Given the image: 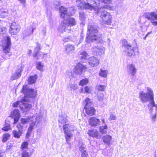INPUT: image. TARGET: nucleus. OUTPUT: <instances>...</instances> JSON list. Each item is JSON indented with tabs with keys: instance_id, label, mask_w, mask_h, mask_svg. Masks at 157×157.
<instances>
[{
	"instance_id": "nucleus-1",
	"label": "nucleus",
	"mask_w": 157,
	"mask_h": 157,
	"mask_svg": "<svg viewBox=\"0 0 157 157\" xmlns=\"http://www.w3.org/2000/svg\"><path fill=\"white\" fill-rule=\"evenodd\" d=\"M146 92L141 91L139 92V98L140 101L143 103L149 101L147 105L149 108L151 117L154 122L155 121L157 114V104H155L154 100V94L151 88L146 87Z\"/></svg>"
},
{
	"instance_id": "nucleus-2",
	"label": "nucleus",
	"mask_w": 157,
	"mask_h": 157,
	"mask_svg": "<svg viewBox=\"0 0 157 157\" xmlns=\"http://www.w3.org/2000/svg\"><path fill=\"white\" fill-rule=\"evenodd\" d=\"M59 11L60 17L65 19L59 25L58 30L61 33L66 31L69 32L71 30V27L76 24L75 19L69 16L74 13L73 8L71 7L67 10L66 8L62 6L59 8Z\"/></svg>"
},
{
	"instance_id": "nucleus-3",
	"label": "nucleus",
	"mask_w": 157,
	"mask_h": 157,
	"mask_svg": "<svg viewBox=\"0 0 157 157\" xmlns=\"http://www.w3.org/2000/svg\"><path fill=\"white\" fill-rule=\"evenodd\" d=\"M98 27L94 24L90 25L88 27V31L87 33L86 41L87 42H90L96 40H100V38L98 37Z\"/></svg>"
},
{
	"instance_id": "nucleus-4",
	"label": "nucleus",
	"mask_w": 157,
	"mask_h": 157,
	"mask_svg": "<svg viewBox=\"0 0 157 157\" xmlns=\"http://www.w3.org/2000/svg\"><path fill=\"white\" fill-rule=\"evenodd\" d=\"M11 45L10 37L8 36L5 37L2 45V49L3 52L2 57L4 58H6V57H9L12 55L11 53L10 52Z\"/></svg>"
},
{
	"instance_id": "nucleus-5",
	"label": "nucleus",
	"mask_w": 157,
	"mask_h": 157,
	"mask_svg": "<svg viewBox=\"0 0 157 157\" xmlns=\"http://www.w3.org/2000/svg\"><path fill=\"white\" fill-rule=\"evenodd\" d=\"M122 47L124 48V52L128 56H135V52L133 48L132 47L127 41L123 39L122 40Z\"/></svg>"
},
{
	"instance_id": "nucleus-6",
	"label": "nucleus",
	"mask_w": 157,
	"mask_h": 157,
	"mask_svg": "<svg viewBox=\"0 0 157 157\" xmlns=\"http://www.w3.org/2000/svg\"><path fill=\"white\" fill-rule=\"evenodd\" d=\"M85 9L92 10H94L97 13L99 12L101 10L100 7L98 5L99 4H97L94 0H86V2H85Z\"/></svg>"
},
{
	"instance_id": "nucleus-7",
	"label": "nucleus",
	"mask_w": 157,
	"mask_h": 157,
	"mask_svg": "<svg viewBox=\"0 0 157 157\" xmlns=\"http://www.w3.org/2000/svg\"><path fill=\"white\" fill-rule=\"evenodd\" d=\"M63 130L67 141L70 140L73 135V132L74 131V128L73 126L68 124H64L63 125Z\"/></svg>"
},
{
	"instance_id": "nucleus-8",
	"label": "nucleus",
	"mask_w": 157,
	"mask_h": 157,
	"mask_svg": "<svg viewBox=\"0 0 157 157\" xmlns=\"http://www.w3.org/2000/svg\"><path fill=\"white\" fill-rule=\"evenodd\" d=\"M83 103L85 104L84 109L86 114L89 116L94 115V114L95 109L94 107L91 106L92 103L90 99L87 98L83 101Z\"/></svg>"
},
{
	"instance_id": "nucleus-9",
	"label": "nucleus",
	"mask_w": 157,
	"mask_h": 157,
	"mask_svg": "<svg viewBox=\"0 0 157 157\" xmlns=\"http://www.w3.org/2000/svg\"><path fill=\"white\" fill-rule=\"evenodd\" d=\"M29 101V100L26 97L23 98L21 100L20 109L23 113L27 112L32 107L31 104L28 103Z\"/></svg>"
},
{
	"instance_id": "nucleus-10",
	"label": "nucleus",
	"mask_w": 157,
	"mask_h": 157,
	"mask_svg": "<svg viewBox=\"0 0 157 157\" xmlns=\"http://www.w3.org/2000/svg\"><path fill=\"white\" fill-rule=\"evenodd\" d=\"M100 17L103 23L107 25H109L111 23L112 17L110 13L107 11L102 10Z\"/></svg>"
},
{
	"instance_id": "nucleus-11",
	"label": "nucleus",
	"mask_w": 157,
	"mask_h": 157,
	"mask_svg": "<svg viewBox=\"0 0 157 157\" xmlns=\"http://www.w3.org/2000/svg\"><path fill=\"white\" fill-rule=\"evenodd\" d=\"M22 92L25 95L24 97H26L27 98V97L30 98L35 97L36 94V90L33 89H28L26 86H23Z\"/></svg>"
},
{
	"instance_id": "nucleus-12",
	"label": "nucleus",
	"mask_w": 157,
	"mask_h": 157,
	"mask_svg": "<svg viewBox=\"0 0 157 157\" xmlns=\"http://www.w3.org/2000/svg\"><path fill=\"white\" fill-rule=\"evenodd\" d=\"M144 15L145 18L151 21L153 25H157V21H154L157 20L156 13L153 12L147 13H146Z\"/></svg>"
},
{
	"instance_id": "nucleus-13",
	"label": "nucleus",
	"mask_w": 157,
	"mask_h": 157,
	"mask_svg": "<svg viewBox=\"0 0 157 157\" xmlns=\"http://www.w3.org/2000/svg\"><path fill=\"white\" fill-rule=\"evenodd\" d=\"M20 27L18 24L15 22L12 23L10 25L9 33L12 35L17 34L20 31Z\"/></svg>"
},
{
	"instance_id": "nucleus-14",
	"label": "nucleus",
	"mask_w": 157,
	"mask_h": 157,
	"mask_svg": "<svg viewBox=\"0 0 157 157\" xmlns=\"http://www.w3.org/2000/svg\"><path fill=\"white\" fill-rule=\"evenodd\" d=\"M94 54L96 56H100L105 53V48L103 46H94L92 48Z\"/></svg>"
},
{
	"instance_id": "nucleus-15",
	"label": "nucleus",
	"mask_w": 157,
	"mask_h": 157,
	"mask_svg": "<svg viewBox=\"0 0 157 157\" xmlns=\"http://www.w3.org/2000/svg\"><path fill=\"white\" fill-rule=\"evenodd\" d=\"M87 68L80 63H78L74 68V71L75 73L79 74H81L83 72L85 71Z\"/></svg>"
},
{
	"instance_id": "nucleus-16",
	"label": "nucleus",
	"mask_w": 157,
	"mask_h": 157,
	"mask_svg": "<svg viewBox=\"0 0 157 157\" xmlns=\"http://www.w3.org/2000/svg\"><path fill=\"white\" fill-rule=\"evenodd\" d=\"M38 119H39V117H36L35 116L29 117L25 118H21V124L18 126L22 128L23 127V124H27L28 122L30 123L33 119H36L37 120Z\"/></svg>"
},
{
	"instance_id": "nucleus-17",
	"label": "nucleus",
	"mask_w": 157,
	"mask_h": 157,
	"mask_svg": "<svg viewBox=\"0 0 157 157\" xmlns=\"http://www.w3.org/2000/svg\"><path fill=\"white\" fill-rule=\"evenodd\" d=\"M40 121V117L39 119H38L37 120L36 119H33L32 121L30 123V125L28 128V130L27 133L26 135L27 136H29L30 134L32 131L33 129L35 127H36V123H38Z\"/></svg>"
},
{
	"instance_id": "nucleus-18",
	"label": "nucleus",
	"mask_w": 157,
	"mask_h": 157,
	"mask_svg": "<svg viewBox=\"0 0 157 157\" xmlns=\"http://www.w3.org/2000/svg\"><path fill=\"white\" fill-rule=\"evenodd\" d=\"M136 70L134 64H130L127 66V72L129 75H131L132 76H134L135 75Z\"/></svg>"
},
{
	"instance_id": "nucleus-19",
	"label": "nucleus",
	"mask_w": 157,
	"mask_h": 157,
	"mask_svg": "<svg viewBox=\"0 0 157 157\" xmlns=\"http://www.w3.org/2000/svg\"><path fill=\"white\" fill-rule=\"evenodd\" d=\"M99 60L96 57H91L88 59V63L92 67H96L99 64Z\"/></svg>"
},
{
	"instance_id": "nucleus-20",
	"label": "nucleus",
	"mask_w": 157,
	"mask_h": 157,
	"mask_svg": "<svg viewBox=\"0 0 157 157\" xmlns=\"http://www.w3.org/2000/svg\"><path fill=\"white\" fill-rule=\"evenodd\" d=\"M75 47L74 45L70 44H68L65 46V51L67 54H70L73 53L75 51Z\"/></svg>"
},
{
	"instance_id": "nucleus-21",
	"label": "nucleus",
	"mask_w": 157,
	"mask_h": 157,
	"mask_svg": "<svg viewBox=\"0 0 157 157\" xmlns=\"http://www.w3.org/2000/svg\"><path fill=\"white\" fill-rule=\"evenodd\" d=\"M11 116L14 119V124L17 122L20 117V114L18 110H14L12 113Z\"/></svg>"
},
{
	"instance_id": "nucleus-22",
	"label": "nucleus",
	"mask_w": 157,
	"mask_h": 157,
	"mask_svg": "<svg viewBox=\"0 0 157 157\" xmlns=\"http://www.w3.org/2000/svg\"><path fill=\"white\" fill-rule=\"evenodd\" d=\"M89 123L92 126H96L100 124V121L98 119L93 117L91 118L89 120Z\"/></svg>"
},
{
	"instance_id": "nucleus-23",
	"label": "nucleus",
	"mask_w": 157,
	"mask_h": 157,
	"mask_svg": "<svg viewBox=\"0 0 157 157\" xmlns=\"http://www.w3.org/2000/svg\"><path fill=\"white\" fill-rule=\"evenodd\" d=\"M86 145L82 144L79 147V150L81 152V157H88V155L86 151Z\"/></svg>"
},
{
	"instance_id": "nucleus-24",
	"label": "nucleus",
	"mask_w": 157,
	"mask_h": 157,
	"mask_svg": "<svg viewBox=\"0 0 157 157\" xmlns=\"http://www.w3.org/2000/svg\"><path fill=\"white\" fill-rule=\"evenodd\" d=\"M21 68H19L17 69L15 72L11 76V79L14 80L19 78L21 75Z\"/></svg>"
},
{
	"instance_id": "nucleus-25",
	"label": "nucleus",
	"mask_w": 157,
	"mask_h": 157,
	"mask_svg": "<svg viewBox=\"0 0 157 157\" xmlns=\"http://www.w3.org/2000/svg\"><path fill=\"white\" fill-rule=\"evenodd\" d=\"M18 131L15 130H13L12 133L14 137L19 138L22 134L21 131L22 128L19 127V126H18Z\"/></svg>"
},
{
	"instance_id": "nucleus-26",
	"label": "nucleus",
	"mask_w": 157,
	"mask_h": 157,
	"mask_svg": "<svg viewBox=\"0 0 157 157\" xmlns=\"http://www.w3.org/2000/svg\"><path fill=\"white\" fill-rule=\"evenodd\" d=\"M76 5L79 9H85V2L83 0H76Z\"/></svg>"
},
{
	"instance_id": "nucleus-27",
	"label": "nucleus",
	"mask_w": 157,
	"mask_h": 157,
	"mask_svg": "<svg viewBox=\"0 0 157 157\" xmlns=\"http://www.w3.org/2000/svg\"><path fill=\"white\" fill-rule=\"evenodd\" d=\"M35 29V28H33V27H32V28L28 29L24 31L23 33L24 38L26 36H29L32 34Z\"/></svg>"
},
{
	"instance_id": "nucleus-28",
	"label": "nucleus",
	"mask_w": 157,
	"mask_h": 157,
	"mask_svg": "<svg viewBox=\"0 0 157 157\" xmlns=\"http://www.w3.org/2000/svg\"><path fill=\"white\" fill-rule=\"evenodd\" d=\"M9 13L8 10L6 9H2L0 10V17L5 18L8 16Z\"/></svg>"
},
{
	"instance_id": "nucleus-29",
	"label": "nucleus",
	"mask_w": 157,
	"mask_h": 157,
	"mask_svg": "<svg viewBox=\"0 0 157 157\" xmlns=\"http://www.w3.org/2000/svg\"><path fill=\"white\" fill-rule=\"evenodd\" d=\"M68 122V121L65 117L60 116L59 117V125L60 126L62 124L63 125L66 124Z\"/></svg>"
},
{
	"instance_id": "nucleus-30",
	"label": "nucleus",
	"mask_w": 157,
	"mask_h": 157,
	"mask_svg": "<svg viewBox=\"0 0 157 157\" xmlns=\"http://www.w3.org/2000/svg\"><path fill=\"white\" fill-rule=\"evenodd\" d=\"M87 133L90 136L94 137H97L98 135V132L96 130H89Z\"/></svg>"
},
{
	"instance_id": "nucleus-31",
	"label": "nucleus",
	"mask_w": 157,
	"mask_h": 157,
	"mask_svg": "<svg viewBox=\"0 0 157 157\" xmlns=\"http://www.w3.org/2000/svg\"><path fill=\"white\" fill-rule=\"evenodd\" d=\"M112 137L110 135H106L104 136L103 138V142L106 144L109 145L110 144Z\"/></svg>"
},
{
	"instance_id": "nucleus-32",
	"label": "nucleus",
	"mask_w": 157,
	"mask_h": 157,
	"mask_svg": "<svg viewBox=\"0 0 157 157\" xmlns=\"http://www.w3.org/2000/svg\"><path fill=\"white\" fill-rule=\"evenodd\" d=\"M37 78V75H35L33 76H30L28 79V82L29 84H32L34 83Z\"/></svg>"
},
{
	"instance_id": "nucleus-33",
	"label": "nucleus",
	"mask_w": 157,
	"mask_h": 157,
	"mask_svg": "<svg viewBox=\"0 0 157 157\" xmlns=\"http://www.w3.org/2000/svg\"><path fill=\"white\" fill-rule=\"evenodd\" d=\"M44 67V63H42L41 62H39L36 63V67L37 70L40 71H43V68Z\"/></svg>"
},
{
	"instance_id": "nucleus-34",
	"label": "nucleus",
	"mask_w": 157,
	"mask_h": 157,
	"mask_svg": "<svg viewBox=\"0 0 157 157\" xmlns=\"http://www.w3.org/2000/svg\"><path fill=\"white\" fill-rule=\"evenodd\" d=\"M107 129V126L105 124V126H101L100 127V132L102 134H105L106 133V130Z\"/></svg>"
},
{
	"instance_id": "nucleus-35",
	"label": "nucleus",
	"mask_w": 157,
	"mask_h": 157,
	"mask_svg": "<svg viewBox=\"0 0 157 157\" xmlns=\"http://www.w3.org/2000/svg\"><path fill=\"white\" fill-rule=\"evenodd\" d=\"M88 56V54L86 52H83L81 53L80 58L82 60H86Z\"/></svg>"
},
{
	"instance_id": "nucleus-36",
	"label": "nucleus",
	"mask_w": 157,
	"mask_h": 157,
	"mask_svg": "<svg viewBox=\"0 0 157 157\" xmlns=\"http://www.w3.org/2000/svg\"><path fill=\"white\" fill-rule=\"evenodd\" d=\"M29 144L28 142L26 141H24L23 142L21 146V150H24L25 149H27L28 148V146Z\"/></svg>"
},
{
	"instance_id": "nucleus-37",
	"label": "nucleus",
	"mask_w": 157,
	"mask_h": 157,
	"mask_svg": "<svg viewBox=\"0 0 157 157\" xmlns=\"http://www.w3.org/2000/svg\"><path fill=\"white\" fill-rule=\"evenodd\" d=\"M107 70H102L101 69L99 75L101 77L106 78L107 76Z\"/></svg>"
},
{
	"instance_id": "nucleus-38",
	"label": "nucleus",
	"mask_w": 157,
	"mask_h": 157,
	"mask_svg": "<svg viewBox=\"0 0 157 157\" xmlns=\"http://www.w3.org/2000/svg\"><path fill=\"white\" fill-rule=\"evenodd\" d=\"M96 88L99 91H104L106 88V86L104 85H99L96 86Z\"/></svg>"
},
{
	"instance_id": "nucleus-39",
	"label": "nucleus",
	"mask_w": 157,
	"mask_h": 157,
	"mask_svg": "<svg viewBox=\"0 0 157 157\" xmlns=\"http://www.w3.org/2000/svg\"><path fill=\"white\" fill-rule=\"evenodd\" d=\"M10 137V135L8 133H5L3 135L2 141L4 142H6Z\"/></svg>"
},
{
	"instance_id": "nucleus-40",
	"label": "nucleus",
	"mask_w": 157,
	"mask_h": 157,
	"mask_svg": "<svg viewBox=\"0 0 157 157\" xmlns=\"http://www.w3.org/2000/svg\"><path fill=\"white\" fill-rule=\"evenodd\" d=\"M88 82V80L87 78H84L79 83V85L82 86L86 85Z\"/></svg>"
},
{
	"instance_id": "nucleus-41",
	"label": "nucleus",
	"mask_w": 157,
	"mask_h": 157,
	"mask_svg": "<svg viewBox=\"0 0 157 157\" xmlns=\"http://www.w3.org/2000/svg\"><path fill=\"white\" fill-rule=\"evenodd\" d=\"M117 119V117L116 116L112 113L110 114L109 117V121L111 120H115Z\"/></svg>"
},
{
	"instance_id": "nucleus-42",
	"label": "nucleus",
	"mask_w": 157,
	"mask_h": 157,
	"mask_svg": "<svg viewBox=\"0 0 157 157\" xmlns=\"http://www.w3.org/2000/svg\"><path fill=\"white\" fill-rule=\"evenodd\" d=\"M29 153L25 150L23 151L22 156V157H29Z\"/></svg>"
},
{
	"instance_id": "nucleus-43",
	"label": "nucleus",
	"mask_w": 157,
	"mask_h": 157,
	"mask_svg": "<svg viewBox=\"0 0 157 157\" xmlns=\"http://www.w3.org/2000/svg\"><path fill=\"white\" fill-rule=\"evenodd\" d=\"M63 40L64 43L69 42L71 40V37L70 36L65 37L63 38Z\"/></svg>"
},
{
	"instance_id": "nucleus-44",
	"label": "nucleus",
	"mask_w": 157,
	"mask_h": 157,
	"mask_svg": "<svg viewBox=\"0 0 157 157\" xmlns=\"http://www.w3.org/2000/svg\"><path fill=\"white\" fill-rule=\"evenodd\" d=\"M99 2L108 4H112V1L111 0H98Z\"/></svg>"
},
{
	"instance_id": "nucleus-45",
	"label": "nucleus",
	"mask_w": 157,
	"mask_h": 157,
	"mask_svg": "<svg viewBox=\"0 0 157 157\" xmlns=\"http://www.w3.org/2000/svg\"><path fill=\"white\" fill-rule=\"evenodd\" d=\"M83 40V38H81L80 39H79V38L77 37L76 42H75V44L77 45H78L82 42Z\"/></svg>"
},
{
	"instance_id": "nucleus-46",
	"label": "nucleus",
	"mask_w": 157,
	"mask_h": 157,
	"mask_svg": "<svg viewBox=\"0 0 157 157\" xmlns=\"http://www.w3.org/2000/svg\"><path fill=\"white\" fill-rule=\"evenodd\" d=\"M70 87L71 90H75L78 88V86L76 84H71L70 85Z\"/></svg>"
},
{
	"instance_id": "nucleus-47",
	"label": "nucleus",
	"mask_w": 157,
	"mask_h": 157,
	"mask_svg": "<svg viewBox=\"0 0 157 157\" xmlns=\"http://www.w3.org/2000/svg\"><path fill=\"white\" fill-rule=\"evenodd\" d=\"M79 18L81 21H83L84 19V13L83 12H81L79 13Z\"/></svg>"
},
{
	"instance_id": "nucleus-48",
	"label": "nucleus",
	"mask_w": 157,
	"mask_h": 157,
	"mask_svg": "<svg viewBox=\"0 0 157 157\" xmlns=\"http://www.w3.org/2000/svg\"><path fill=\"white\" fill-rule=\"evenodd\" d=\"M104 94H98V99L100 101H102L103 100Z\"/></svg>"
},
{
	"instance_id": "nucleus-49",
	"label": "nucleus",
	"mask_w": 157,
	"mask_h": 157,
	"mask_svg": "<svg viewBox=\"0 0 157 157\" xmlns=\"http://www.w3.org/2000/svg\"><path fill=\"white\" fill-rule=\"evenodd\" d=\"M40 45L39 43H37V46L35 48L34 52H38L40 50Z\"/></svg>"
},
{
	"instance_id": "nucleus-50",
	"label": "nucleus",
	"mask_w": 157,
	"mask_h": 157,
	"mask_svg": "<svg viewBox=\"0 0 157 157\" xmlns=\"http://www.w3.org/2000/svg\"><path fill=\"white\" fill-rule=\"evenodd\" d=\"M103 8L111 10H113L114 9V7L112 6H105Z\"/></svg>"
},
{
	"instance_id": "nucleus-51",
	"label": "nucleus",
	"mask_w": 157,
	"mask_h": 157,
	"mask_svg": "<svg viewBox=\"0 0 157 157\" xmlns=\"http://www.w3.org/2000/svg\"><path fill=\"white\" fill-rule=\"evenodd\" d=\"M54 5L55 6V7L58 9V7H59L60 5V2L57 1H55L54 2Z\"/></svg>"
},
{
	"instance_id": "nucleus-52",
	"label": "nucleus",
	"mask_w": 157,
	"mask_h": 157,
	"mask_svg": "<svg viewBox=\"0 0 157 157\" xmlns=\"http://www.w3.org/2000/svg\"><path fill=\"white\" fill-rule=\"evenodd\" d=\"M19 105H21V101H18L13 104V106L14 107H17Z\"/></svg>"
},
{
	"instance_id": "nucleus-53",
	"label": "nucleus",
	"mask_w": 157,
	"mask_h": 157,
	"mask_svg": "<svg viewBox=\"0 0 157 157\" xmlns=\"http://www.w3.org/2000/svg\"><path fill=\"white\" fill-rule=\"evenodd\" d=\"M85 91L87 93H90L91 91L90 87L88 86H86L84 88Z\"/></svg>"
},
{
	"instance_id": "nucleus-54",
	"label": "nucleus",
	"mask_w": 157,
	"mask_h": 157,
	"mask_svg": "<svg viewBox=\"0 0 157 157\" xmlns=\"http://www.w3.org/2000/svg\"><path fill=\"white\" fill-rule=\"evenodd\" d=\"M10 129V125H8L7 126H6L2 128V130L5 131H8L9 129Z\"/></svg>"
},
{
	"instance_id": "nucleus-55",
	"label": "nucleus",
	"mask_w": 157,
	"mask_h": 157,
	"mask_svg": "<svg viewBox=\"0 0 157 157\" xmlns=\"http://www.w3.org/2000/svg\"><path fill=\"white\" fill-rule=\"evenodd\" d=\"M17 1L19 2L21 4L24 6L26 2L25 0H17Z\"/></svg>"
},
{
	"instance_id": "nucleus-56",
	"label": "nucleus",
	"mask_w": 157,
	"mask_h": 157,
	"mask_svg": "<svg viewBox=\"0 0 157 157\" xmlns=\"http://www.w3.org/2000/svg\"><path fill=\"white\" fill-rule=\"evenodd\" d=\"M67 74L69 77H71L72 75V72L71 71H67Z\"/></svg>"
},
{
	"instance_id": "nucleus-57",
	"label": "nucleus",
	"mask_w": 157,
	"mask_h": 157,
	"mask_svg": "<svg viewBox=\"0 0 157 157\" xmlns=\"http://www.w3.org/2000/svg\"><path fill=\"white\" fill-rule=\"evenodd\" d=\"M5 154L4 152L0 153V157H4Z\"/></svg>"
},
{
	"instance_id": "nucleus-58",
	"label": "nucleus",
	"mask_w": 157,
	"mask_h": 157,
	"mask_svg": "<svg viewBox=\"0 0 157 157\" xmlns=\"http://www.w3.org/2000/svg\"><path fill=\"white\" fill-rule=\"evenodd\" d=\"M35 52L34 54L33 55V56L34 57H36L37 56L38 52Z\"/></svg>"
},
{
	"instance_id": "nucleus-59",
	"label": "nucleus",
	"mask_w": 157,
	"mask_h": 157,
	"mask_svg": "<svg viewBox=\"0 0 157 157\" xmlns=\"http://www.w3.org/2000/svg\"><path fill=\"white\" fill-rule=\"evenodd\" d=\"M32 51L31 50H29L28 51V53L29 54V55H30Z\"/></svg>"
},
{
	"instance_id": "nucleus-60",
	"label": "nucleus",
	"mask_w": 157,
	"mask_h": 157,
	"mask_svg": "<svg viewBox=\"0 0 157 157\" xmlns=\"http://www.w3.org/2000/svg\"><path fill=\"white\" fill-rule=\"evenodd\" d=\"M101 121L103 123H105V120L104 119H102V120H101Z\"/></svg>"
},
{
	"instance_id": "nucleus-61",
	"label": "nucleus",
	"mask_w": 157,
	"mask_h": 157,
	"mask_svg": "<svg viewBox=\"0 0 157 157\" xmlns=\"http://www.w3.org/2000/svg\"><path fill=\"white\" fill-rule=\"evenodd\" d=\"M150 33H148L146 35V37H147V36L149 35V34H150Z\"/></svg>"
},
{
	"instance_id": "nucleus-62",
	"label": "nucleus",
	"mask_w": 157,
	"mask_h": 157,
	"mask_svg": "<svg viewBox=\"0 0 157 157\" xmlns=\"http://www.w3.org/2000/svg\"><path fill=\"white\" fill-rule=\"evenodd\" d=\"M107 40L109 41V42H110V40L109 38H108Z\"/></svg>"
},
{
	"instance_id": "nucleus-63",
	"label": "nucleus",
	"mask_w": 157,
	"mask_h": 157,
	"mask_svg": "<svg viewBox=\"0 0 157 157\" xmlns=\"http://www.w3.org/2000/svg\"><path fill=\"white\" fill-rule=\"evenodd\" d=\"M146 37V36H145V37L144 38V40H145L146 39V37Z\"/></svg>"
},
{
	"instance_id": "nucleus-64",
	"label": "nucleus",
	"mask_w": 157,
	"mask_h": 157,
	"mask_svg": "<svg viewBox=\"0 0 157 157\" xmlns=\"http://www.w3.org/2000/svg\"><path fill=\"white\" fill-rule=\"evenodd\" d=\"M46 54H44V56Z\"/></svg>"
}]
</instances>
